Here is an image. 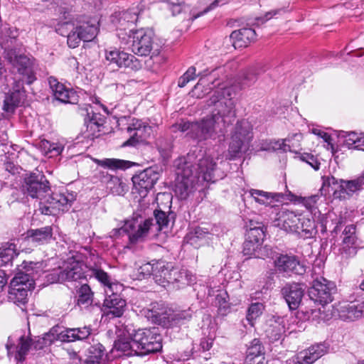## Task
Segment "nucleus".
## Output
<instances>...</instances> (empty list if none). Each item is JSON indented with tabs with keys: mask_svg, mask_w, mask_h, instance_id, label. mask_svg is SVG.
<instances>
[{
	"mask_svg": "<svg viewBox=\"0 0 364 364\" xmlns=\"http://www.w3.org/2000/svg\"><path fill=\"white\" fill-rule=\"evenodd\" d=\"M235 97V91L232 87L215 90L208 100V105L214 107L210 116L200 122L181 120L172 126L173 131L187 132V136L199 141L223 135L236 117Z\"/></svg>",
	"mask_w": 364,
	"mask_h": 364,
	"instance_id": "1",
	"label": "nucleus"
},
{
	"mask_svg": "<svg viewBox=\"0 0 364 364\" xmlns=\"http://www.w3.org/2000/svg\"><path fill=\"white\" fill-rule=\"evenodd\" d=\"M22 191L32 198L39 199V210L46 215L67 211L75 200V196L71 193H52L49 181L41 172L25 176Z\"/></svg>",
	"mask_w": 364,
	"mask_h": 364,
	"instance_id": "2",
	"label": "nucleus"
},
{
	"mask_svg": "<svg viewBox=\"0 0 364 364\" xmlns=\"http://www.w3.org/2000/svg\"><path fill=\"white\" fill-rule=\"evenodd\" d=\"M44 262L23 261L21 267L26 272H18L11 280L8 291L9 301L21 306L28 301V292L34 289L35 274L47 272Z\"/></svg>",
	"mask_w": 364,
	"mask_h": 364,
	"instance_id": "3",
	"label": "nucleus"
},
{
	"mask_svg": "<svg viewBox=\"0 0 364 364\" xmlns=\"http://www.w3.org/2000/svg\"><path fill=\"white\" fill-rule=\"evenodd\" d=\"M129 33L120 32L119 35V48L130 50L134 54L141 56H157L161 51L160 46L154 41L153 31L148 28H140Z\"/></svg>",
	"mask_w": 364,
	"mask_h": 364,
	"instance_id": "4",
	"label": "nucleus"
},
{
	"mask_svg": "<svg viewBox=\"0 0 364 364\" xmlns=\"http://www.w3.org/2000/svg\"><path fill=\"white\" fill-rule=\"evenodd\" d=\"M4 57L10 63L14 74L18 75V78L14 80H22L23 83L31 85L37 80L38 64L34 58L16 54L14 50H5Z\"/></svg>",
	"mask_w": 364,
	"mask_h": 364,
	"instance_id": "5",
	"label": "nucleus"
},
{
	"mask_svg": "<svg viewBox=\"0 0 364 364\" xmlns=\"http://www.w3.org/2000/svg\"><path fill=\"white\" fill-rule=\"evenodd\" d=\"M336 290L335 284L323 277L316 278L313 281V284L309 289V296L315 303L322 305L321 308L311 310L313 319L317 318L320 321H326L329 318V315L324 312V305L333 301V294Z\"/></svg>",
	"mask_w": 364,
	"mask_h": 364,
	"instance_id": "6",
	"label": "nucleus"
},
{
	"mask_svg": "<svg viewBox=\"0 0 364 364\" xmlns=\"http://www.w3.org/2000/svg\"><path fill=\"white\" fill-rule=\"evenodd\" d=\"M252 130V126L247 120L237 122L232 132L227 159L234 160L240 158L249 150L253 138Z\"/></svg>",
	"mask_w": 364,
	"mask_h": 364,
	"instance_id": "7",
	"label": "nucleus"
},
{
	"mask_svg": "<svg viewBox=\"0 0 364 364\" xmlns=\"http://www.w3.org/2000/svg\"><path fill=\"white\" fill-rule=\"evenodd\" d=\"M323 186L321 191L326 187L331 188L333 196L335 199L346 200L363 189L364 186V171L356 178L353 180L338 179L336 177H322Z\"/></svg>",
	"mask_w": 364,
	"mask_h": 364,
	"instance_id": "8",
	"label": "nucleus"
},
{
	"mask_svg": "<svg viewBox=\"0 0 364 364\" xmlns=\"http://www.w3.org/2000/svg\"><path fill=\"white\" fill-rule=\"evenodd\" d=\"M152 218L144 219L138 213H134L132 218L125 222L120 228H114L109 232L111 237H118L122 234H128L131 243H136L144 240L154 225Z\"/></svg>",
	"mask_w": 364,
	"mask_h": 364,
	"instance_id": "9",
	"label": "nucleus"
},
{
	"mask_svg": "<svg viewBox=\"0 0 364 364\" xmlns=\"http://www.w3.org/2000/svg\"><path fill=\"white\" fill-rule=\"evenodd\" d=\"M158 331L157 328L133 330L134 333H130V336L136 343L138 355L143 356L162 349V338Z\"/></svg>",
	"mask_w": 364,
	"mask_h": 364,
	"instance_id": "10",
	"label": "nucleus"
},
{
	"mask_svg": "<svg viewBox=\"0 0 364 364\" xmlns=\"http://www.w3.org/2000/svg\"><path fill=\"white\" fill-rule=\"evenodd\" d=\"M124 122L127 124V132L129 138L123 143V146H136L144 143L152 132L151 127L141 119L122 116L117 121L119 125Z\"/></svg>",
	"mask_w": 364,
	"mask_h": 364,
	"instance_id": "11",
	"label": "nucleus"
},
{
	"mask_svg": "<svg viewBox=\"0 0 364 364\" xmlns=\"http://www.w3.org/2000/svg\"><path fill=\"white\" fill-rule=\"evenodd\" d=\"M193 154H188L187 159L181 167L178 168L177 174L181 177V180L176 185L175 191L181 199H186L193 191L194 186L199 183L193 176Z\"/></svg>",
	"mask_w": 364,
	"mask_h": 364,
	"instance_id": "12",
	"label": "nucleus"
},
{
	"mask_svg": "<svg viewBox=\"0 0 364 364\" xmlns=\"http://www.w3.org/2000/svg\"><path fill=\"white\" fill-rule=\"evenodd\" d=\"M105 60L109 65L118 68H125L132 70H139L141 68V62L133 55L120 50L116 48H109L105 50Z\"/></svg>",
	"mask_w": 364,
	"mask_h": 364,
	"instance_id": "13",
	"label": "nucleus"
},
{
	"mask_svg": "<svg viewBox=\"0 0 364 364\" xmlns=\"http://www.w3.org/2000/svg\"><path fill=\"white\" fill-rule=\"evenodd\" d=\"M98 20L90 18L87 20L79 21L77 23L76 34L70 36V48L77 47L81 41H91L98 32Z\"/></svg>",
	"mask_w": 364,
	"mask_h": 364,
	"instance_id": "14",
	"label": "nucleus"
},
{
	"mask_svg": "<svg viewBox=\"0 0 364 364\" xmlns=\"http://www.w3.org/2000/svg\"><path fill=\"white\" fill-rule=\"evenodd\" d=\"M274 265L280 274H295L301 275L305 272L304 266L300 263L298 257L292 254L276 253L273 257Z\"/></svg>",
	"mask_w": 364,
	"mask_h": 364,
	"instance_id": "15",
	"label": "nucleus"
},
{
	"mask_svg": "<svg viewBox=\"0 0 364 364\" xmlns=\"http://www.w3.org/2000/svg\"><path fill=\"white\" fill-rule=\"evenodd\" d=\"M216 166V163L210 156H203L198 160L196 167L193 164V176L199 182L214 183L218 180Z\"/></svg>",
	"mask_w": 364,
	"mask_h": 364,
	"instance_id": "16",
	"label": "nucleus"
},
{
	"mask_svg": "<svg viewBox=\"0 0 364 364\" xmlns=\"http://www.w3.org/2000/svg\"><path fill=\"white\" fill-rule=\"evenodd\" d=\"M159 178V173L156 168L149 167L132 176L134 188L141 196H145Z\"/></svg>",
	"mask_w": 364,
	"mask_h": 364,
	"instance_id": "17",
	"label": "nucleus"
},
{
	"mask_svg": "<svg viewBox=\"0 0 364 364\" xmlns=\"http://www.w3.org/2000/svg\"><path fill=\"white\" fill-rule=\"evenodd\" d=\"M26 97L24 83L22 80H14L11 90L5 96L3 109L6 112H14Z\"/></svg>",
	"mask_w": 364,
	"mask_h": 364,
	"instance_id": "18",
	"label": "nucleus"
},
{
	"mask_svg": "<svg viewBox=\"0 0 364 364\" xmlns=\"http://www.w3.org/2000/svg\"><path fill=\"white\" fill-rule=\"evenodd\" d=\"M282 294L291 310L296 309L304 295L303 284L299 283H287L281 290Z\"/></svg>",
	"mask_w": 364,
	"mask_h": 364,
	"instance_id": "19",
	"label": "nucleus"
},
{
	"mask_svg": "<svg viewBox=\"0 0 364 364\" xmlns=\"http://www.w3.org/2000/svg\"><path fill=\"white\" fill-rule=\"evenodd\" d=\"M301 214L282 208L277 213L274 221V225L288 232L298 231Z\"/></svg>",
	"mask_w": 364,
	"mask_h": 364,
	"instance_id": "20",
	"label": "nucleus"
},
{
	"mask_svg": "<svg viewBox=\"0 0 364 364\" xmlns=\"http://www.w3.org/2000/svg\"><path fill=\"white\" fill-rule=\"evenodd\" d=\"M127 307L126 300L117 294L112 293L105 297L102 311L107 316L112 317H120L123 315Z\"/></svg>",
	"mask_w": 364,
	"mask_h": 364,
	"instance_id": "21",
	"label": "nucleus"
},
{
	"mask_svg": "<svg viewBox=\"0 0 364 364\" xmlns=\"http://www.w3.org/2000/svg\"><path fill=\"white\" fill-rule=\"evenodd\" d=\"M328 347L324 343L314 345L296 354L293 360L294 364H312L326 353Z\"/></svg>",
	"mask_w": 364,
	"mask_h": 364,
	"instance_id": "22",
	"label": "nucleus"
},
{
	"mask_svg": "<svg viewBox=\"0 0 364 364\" xmlns=\"http://www.w3.org/2000/svg\"><path fill=\"white\" fill-rule=\"evenodd\" d=\"M339 318L345 321H353L362 317L364 313V301H353L343 303L338 309Z\"/></svg>",
	"mask_w": 364,
	"mask_h": 364,
	"instance_id": "23",
	"label": "nucleus"
},
{
	"mask_svg": "<svg viewBox=\"0 0 364 364\" xmlns=\"http://www.w3.org/2000/svg\"><path fill=\"white\" fill-rule=\"evenodd\" d=\"M124 331L127 333V336L124 333L118 336V339L114 342V348L116 350L122 352L124 355L132 356L138 355V350H136V344L134 339H132L130 333H134L133 330L130 332V328L128 326L124 328Z\"/></svg>",
	"mask_w": 364,
	"mask_h": 364,
	"instance_id": "24",
	"label": "nucleus"
},
{
	"mask_svg": "<svg viewBox=\"0 0 364 364\" xmlns=\"http://www.w3.org/2000/svg\"><path fill=\"white\" fill-rule=\"evenodd\" d=\"M31 347H33L31 338L25 337L23 336L20 337L17 346H15L14 341L11 336L8 338V341L6 344L8 354L11 355L15 352L16 359L21 361L24 360L25 355L27 354Z\"/></svg>",
	"mask_w": 364,
	"mask_h": 364,
	"instance_id": "25",
	"label": "nucleus"
},
{
	"mask_svg": "<svg viewBox=\"0 0 364 364\" xmlns=\"http://www.w3.org/2000/svg\"><path fill=\"white\" fill-rule=\"evenodd\" d=\"M27 239L29 242L36 245L49 243L53 239V228L45 226L41 228L31 229L27 232Z\"/></svg>",
	"mask_w": 364,
	"mask_h": 364,
	"instance_id": "26",
	"label": "nucleus"
},
{
	"mask_svg": "<svg viewBox=\"0 0 364 364\" xmlns=\"http://www.w3.org/2000/svg\"><path fill=\"white\" fill-rule=\"evenodd\" d=\"M65 282L77 281L85 279V272L83 270V264L77 260L70 259L63 268Z\"/></svg>",
	"mask_w": 364,
	"mask_h": 364,
	"instance_id": "27",
	"label": "nucleus"
},
{
	"mask_svg": "<svg viewBox=\"0 0 364 364\" xmlns=\"http://www.w3.org/2000/svg\"><path fill=\"white\" fill-rule=\"evenodd\" d=\"M256 38V32L250 28H242L232 32L230 38L235 48L247 47Z\"/></svg>",
	"mask_w": 364,
	"mask_h": 364,
	"instance_id": "28",
	"label": "nucleus"
},
{
	"mask_svg": "<svg viewBox=\"0 0 364 364\" xmlns=\"http://www.w3.org/2000/svg\"><path fill=\"white\" fill-rule=\"evenodd\" d=\"M173 267L171 264L163 260L154 261V279L160 285L165 286L170 284Z\"/></svg>",
	"mask_w": 364,
	"mask_h": 364,
	"instance_id": "29",
	"label": "nucleus"
},
{
	"mask_svg": "<svg viewBox=\"0 0 364 364\" xmlns=\"http://www.w3.org/2000/svg\"><path fill=\"white\" fill-rule=\"evenodd\" d=\"M173 267L171 264L163 260L154 261V279L160 285L165 286L170 284Z\"/></svg>",
	"mask_w": 364,
	"mask_h": 364,
	"instance_id": "30",
	"label": "nucleus"
},
{
	"mask_svg": "<svg viewBox=\"0 0 364 364\" xmlns=\"http://www.w3.org/2000/svg\"><path fill=\"white\" fill-rule=\"evenodd\" d=\"M173 267L171 264L163 260L154 261V279L160 285L165 286L170 284Z\"/></svg>",
	"mask_w": 364,
	"mask_h": 364,
	"instance_id": "31",
	"label": "nucleus"
},
{
	"mask_svg": "<svg viewBox=\"0 0 364 364\" xmlns=\"http://www.w3.org/2000/svg\"><path fill=\"white\" fill-rule=\"evenodd\" d=\"M92 328L91 326H84L77 328H67L65 333L61 336L64 342H75L85 341L91 336Z\"/></svg>",
	"mask_w": 364,
	"mask_h": 364,
	"instance_id": "32",
	"label": "nucleus"
},
{
	"mask_svg": "<svg viewBox=\"0 0 364 364\" xmlns=\"http://www.w3.org/2000/svg\"><path fill=\"white\" fill-rule=\"evenodd\" d=\"M248 192L257 203L262 205H268L272 200L280 201L284 198V194L282 193H271L257 189H250Z\"/></svg>",
	"mask_w": 364,
	"mask_h": 364,
	"instance_id": "33",
	"label": "nucleus"
},
{
	"mask_svg": "<svg viewBox=\"0 0 364 364\" xmlns=\"http://www.w3.org/2000/svg\"><path fill=\"white\" fill-rule=\"evenodd\" d=\"M171 278L170 284L177 283L180 288L186 285H191L196 281L195 276L188 270L185 269H179L175 267L172 269Z\"/></svg>",
	"mask_w": 364,
	"mask_h": 364,
	"instance_id": "34",
	"label": "nucleus"
},
{
	"mask_svg": "<svg viewBox=\"0 0 364 364\" xmlns=\"http://www.w3.org/2000/svg\"><path fill=\"white\" fill-rule=\"evenodd\" d=\"M298 228V231H295L294 233H297L304 239L311 238L316 233L314 220L305 218L302 215H300Z\"/></svg>",
	"mask_w": 364,
	"mask_h": 364,
	"instance_id": "35",
	"label": "nucleus"
},
{
	"mask_svg": "<svg viewBox=\"0 0 364 364\" xmlns=\"http://www.w3.org/2000/svg\"><path fill=\"white\" fill-rule=\"evenodd\" d=\"M48 83L56 100L65 103L70 102V92L65 88L64 85L53 77H49Z\"/></svg>",
	"mask_w": 364,
	"mask_h": 364,
	"instance_id": "36",
	"label": "nucleus"
},
{
	"mask_svg": "<svg viewBox=\"0 0 364 364\" xmlns=\"http://www.w3.org/2000/svg\"><path fill=\"white\" fill-rule=\"evenodd\" d=\"M18 255L15 244L10 242L0 243V267L11 262Z\"/></svg>",
	"mask_w": 364,
	"mask_h": 364,
	"instance_id": "37",
	"label": "nucleus"
},
{
	"mask_svg": "<svg viewBox=\"0 0 364 364\" xmlns=\"http://www.w3.org/2000/svg\"><path fill=\"white\" fill-rule=\"evenodd\" d=\"M77 305L81 309H87L93 303V292L87 284H82L77 290Z\"/></svg>",
	"mask_w": 364,
	"mask_h": 364,
	"instance_id": "38",
	"label": "nucleus"
},
{
	"mask_svg": "<svg viewBox=\"0 0 364 364\" xmlns=\"http://www.w3.org/2000/svg\"><path fill=\"white\" fill-rule=\"evenodd\" d=\"M38 146L42 153L50 158L58 156L63 150V146L59 143H52L43 139L39 142Z\"/></svg>",
	"mask_w": 364,
	"mask_h": 364,
	"instance_id": "39",
	"label": "nucleus"
},
{
	"mask_svg": "<svg viewBox=\"0 0 364 364\" xmlns=\"http://www.w3.org/2000/svg\"><path fill=\"white\" fill-rule=\"evenodd\" d=\"M146 5L144 2H140L137 5L129 8L127 10L120 11L121 14L126 18L127 21L133 26L139 18L141 13L144 11Z\"/></svg>",
	"mask_w": 364,
	"mask_h": 364,
	"instance_id": "40",
	"label": "nucleus"
},
{
	"mask_svg": "<svg viewBox=\"0 0 364 364\" xmlns=\"http://www.w3.org/2000/svg\"><path fill=\"white\" fill-rule=\"evenodd\" d=\"M257 79V73H256L255 69L250 68L245 72H244L242 74L241 80L238 82L240 85L239 87L236 85H230V86H225L223 87H219L217 90H223L226 87H233V89L235 91V93L237 92V90L242 89L245 86H250L252 85L255 82H256Z\"/></svg>",
	"mask_w": 364,
	"mask_h": 364,
	"instance_id": "41",
	"label": "nucleus"
},
{
	"mask_svg": "<svg viewBox=\"0 0 364 364\" xmlns=\"http://www.w3.org/2000/svg\"><path fill=\"white\" fill-rule=\"evenodd\" d=\"M111 21L117 28V36L118 38L120 32L124 31L127 33H129V36H130L134 32L132 28L128 29L130 26V24L127 21L123 15L121 14L120 11L115 12L111 16Z\"/></svg>",
	"mask_w": 364,
	"mask_h": 364,
	"instance_id": "42",
	"label": "nucleus"
},
{
	"mask_svg": "<svg viewBox=\"0 0 364 364\" xmlns=\"http://www.w3.org/2000/svg\"><path fill=\"white\" fill-rule=\"evenodd\" d=\"M252 221H250L248 230L246 233V238L252 240L254 242L262 245L264 238V225H258V227H252Z\"/></svg>",
	"mask_w": 364,
	"mask_h": 364,
	"instance_id": "43",
	"label": "nucleus"
},
{
	"mask_svg": "<svg viewBox=\"0 0 364 364\" xmlns=\"http://www.w3.org/2000/svg\"><path fill=\"white\" fill-rule=\"evenodd\" d=\"M217 294H215V291L210 288L208 289V295L210 296H215V303L218 306L220 311H224L225 314L229 309V304L228 301V295L225 291L218 289L216 290Z\"/></svg>",
	"mask_w": 364,
	"mask_h": 364,
	"instance_id": "44",
	"label": "nucleus"
},
{
	"mask_svg": "<svg viewBox=\"0 0 364 364\" xmlns=\"http://www.w3.org/2000/svg\"><path fill=\"white\" fill-rule=\"evenodd\" d=\"M87 356L102 362L107 357L105 348L97 341L92 340V343L87 348Z\"/></svg>",
	"mask_w": 364,
	"mask_h": 364,
	"instance_id": "45",
	"label": "nucleus"
},
{
	"mask_svg": "<svg viewBox=\"0 0 364 364\" xmlns=\"http://www.w3.org/2000/svg\"><path fill=\"white\" fill-rule=\"evenodd\" d=\"M126 184L117 176H112L107 183V188L117 196L123 195L126 191Z\"/></svg>",
	"mask_w": 364,
	"mask_h": 364,
	"instance_id": "46",
	"label": "nucleus"
},
{
	"mask_svg": "<svg viewBox=\"0 0 364 364\" xmlns=\"http://www.w3.org/2000/svg\"><path fill=\"white\" fill-rule=\"evenodd\" d=\"M77 24L73 22L65 21L58 24L56 32L63 36L67 37L68 46L70 48V36L76 34Z\"/></svg>",
	"mask_w": 364,
	"mask_h": 364,
	"instance_id": "47",
	"label": "nucleus"
},
{
	"mask_svg": "<svg viewBox=\"0 0 364 364\" xmlns=\"http://www.w3.org/2000/svg\"><path fill=\"white\" fill-rule=\"evenodd\" d=\"M144 316L152 323L161 324L164 322L166 316L164 311L153 306L151 309H144Z\"/></svg>",
	"mask_w": 364,
	"mask_h": 364,
	"instance_id": "48",
	"label": "nucleus"
},
{
	"mask_svg": "<svg viewBox=\"0 0 364 364\" xmlns=\"http://www.w3.org/2000/svg\"><path fill=\"white\" fill-rule=\"evenodd\" d=\"M90 277H94L96 278L102 284H103L105 287H107L109 289L112 288V282L111 278L108 275L107 272H105L104 270L98 268V267H93L90 269Z\"/></svg>",
	"mask_w": 364,
	"mask_h": 364,
	"instance_id": "49",
	"label": "nucleus"
},
{
	"mask_svg": "<svg viewBox=\"0 0 364 364\" xmlns=\"http://www.w3.org/2000/svg\"><path fill=\"white\" fill-rule=\"evenodd\" d=\"M264 353V348L260 342V341L257 338L253 339L250 345L247 346V355L246 359L249 357H252L259 355H263Z\"/></svg>",
	"mask_w": 364,
	"mask_h": 364,
	"instance_id": "50",
	"label": "nucleus"
},
{
	"mask_svg": "<svg viewBox=\"0 0 364 364\" xmlns=\"http://www.w3.org/2000/svg\"><path fill=\"white\" fill-rule=\"evenodd\" d=\"M264 306L262 303L256 302L252 304L248 308L247 319L252 325V322L262 314Z\"/></svg>",
	"mask_w": 364,
	"mask_h": 364,
	"instance_id": "51",
	"label": "nucleus"
},
{
	"mask_svg": "<svg viewBox=\"0 0 364 364\" xmlns=\"http://www.w3.org/2000/svg\"><path fill=\"white\" fill-rule=\"evenodd\" d=\"M344 237L343 239V242L346 244L347 246H351L355 243L356 236H355V226L353 225H348L343 230Z\"/></svg>",
	"mask_w": 364,
	"mask_h": 364,
	"instance_id": "52",
	"label": "nucleus"
},
{
	"mask_svg": "<svg viewBox=\"0 0 364 364\" xmlns=\"http://www.w3.org/2000/svg\"><path fill=\"white\" fill-rule=\"evenodd\" d=\"M195 313L193 307H189L186 310L181 311L173 315L172 319L178 323H184L190 321Z\"/></svg>",
	"mask_w": 364,
	"mask_h": 364,
	"instance_id": "53",
	"label": "nucleus"
},
{
	"mask_svg": "<svg viewBox=\"0 0 364 364\" xmlns=\"http://www.w3.org/2000/svg\"><path fill=\"white\" fill-rule=\"evenodd\" d=\"M196 76V68L194 66L190 67L186 72L179 77L178 81V87H185L190 81L195 80Z\"/></svg>",
	"mask_w": 364,
	"mask_h": 364,
	"instance_id": "54",
	"label": "nucleus"
},
{
	"mask_svg": "<svg viewBox=\"0 0 364 364\" xmlns=\"http://www.w3.org/2000/svg\"><path fill=\"white\" fill-rule=\"evenodd\" d=\"M154 215L156 220V225L158 226V230H161L164 228L167 227L169 218L166 215V213L161 210H155Z\"/></svg>",
	"mask_w": 364,
	"mask_h": 364,
	"instance_id": "55",
	"label": "nucleus"
},
{
	"mask_svg": "<svg viewBox=\"0 0 364 364\" xmlns=\"http://www.w3.org/2000/svg\"><path fill=\"white\" fill-rule=\"evenodd\" d=\"M65 333V328L64 330H61V328L59 326H55L53 327L48 333H46V339H48L49 341L53 343L55 341H60L64 342L61 338L63 334Z\"/></svg>",
	"mask_w": 364,
	"mask_h": 364,
	"instance_id": "56",
	"label": "nucleus"
},
{
	"mask_svg": "<svg viewBox=\"0 0 364 364\" xmlns=\"http://www.w3.org/2000/svg\"><path fill=\"white\" fill-rule=\"evenodd\" d=\"M282 331L283 327L276 321H274L273 323H270L269 327L266 329V333L268 336L275 341L280 338Z\"/></svg>",
	"mask_w": 364,
	"mask_h": 364,
	"instance_id": "57",
	"label": "nucleus"
},
{
	"mask_svg": "<svg viewBox=\"0 0 364 364\" xmlns=\"http://www.w3.org/2000/svg\"><path fill=\"white\" fill-rule=\"evenodd\" d=\"M46 277L50 283L65 282L63 268L61 267L53 269L46 274Z\"/></svg>",
	"mask_w": 364,
	"mask_h": 364,
	"instance_id": "58",
	"label": "nucleus"
},
{
	"mask_svg": "<svg viewBox=\"0 0 364 364\" xmlns=\"http://www.w3.org/2000/svg\"><path fill=\"white\" fill-rule=\"evenodd\" d=\"M363 134L350 132L345 136V144L348 148L356 149V146L360 143V137Z\"/></svg>",
	"mask_w": 364,
	"mask_h": 364,
	"instance_id": "59",
	"label": "nucleus"
},
{
	"mask_svg": "<svg viewBox=\"0 0 364 364\" xmlns=\"http://www.w3.org/2000/svg\"><path fill=\"white\" fill-rule=\"evenodd\" d=\"M261 245L259 243L254 242L252 240H247L245 238V240L243 243V253L246 255H255V252Z\"/></svg>",
	"mask_w": 364,
	"mask_h": 364,
	"instance_id": "60",
	"label": "nucleus"
},
{
	"mask_svg": "<svg viewBox=\"0 0 364 364\" xmlns=\"http://www.w3.org/2000/svg\"><path fill=\"white\" fill-rule=\"evenodd\" d=\"M125 161L115 159H107L104 161L103 164L112 169L124 168Z\"/></svg>",
	"mask_w": 364,
	"mask_h": 364,
	"instance_id": "61",
	"label": "nucleus"
},
{
	"mask_svg": "<svg viewBox=\"0 0 364 364\" xmlns=\"http://www.w3.org/2000/svg\"><path fill=\"white\" fill-rule=\"evenodd\" d=\"M32 346L36 350L43 349L45 346L52 344L46 336L44 335L42 338H38L34 341L31 339Z\"/></svg>",
	"mask_w": 364,
	"mask_h": 364,
	"instance_id": "62",
	"label": "nucleus"
},
{
	"mask_svg": "<svg viewBox=\"0 0 364 364\" xmlns=\"http://www.w3.org/2000/svg\"><path fill=\"white\" fill-rule=\"evenodd\" d=\"M154 260H152L150 262H147L146 264H142L139 268L140 274H142L144 276H154Z\"/></svg>",
	"mask_w": 364,
	"mask_h": 364,
	"instance_id": "63",
	"label": "nucleus"
},
{
	"mask_svg": "<svg viewBox=\"0 0 364 364\" xmlns=\"http://www.w3.org/2000/svg\"><path fill=\"white\" fill-rule=\"evenodd\" d=\"M301 159L309 164L314 170H318L320 163L311 154H305L301 156Z\"/></svg>",
	"mask_w": 364,
	"mask_h": 364,
	"instance_id": "64",
	"label": "nucleus"
}]
</instances>
